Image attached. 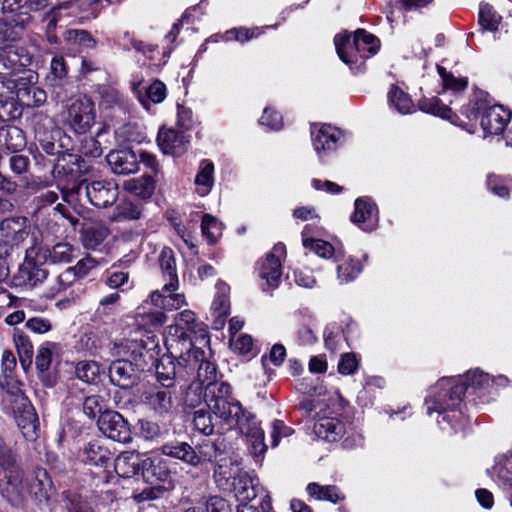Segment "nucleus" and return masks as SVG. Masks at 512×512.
I'll return each instance as SVG.
<instances>
[{
  "label": "nucleus",
  "instance_id": "nucleus-1",
  "mask_svg": "<svg viewBox=\"0 0 512 512\" xmlns=\"http://www.w3.org/2000/svg\"><path fill=\"white\" fill-rule=\"evenodd\" d=\"M490 381V375L479 369L468 371L463 376L441 378L425 398L427 414L438 413L437 423L448 435L461 433L465 436L471 419L463 411L464 396L470 390L473 394L486 390Z\"/></svg>",
  "mask_w": 512,
  "mask_h": 512
},
{
  "label": "nucleus",
  "instance_id": "nucleus-2",
  "mask_svg": "<svg viewBox=\"0 0 512 512\" xmlns=\"http://www.w3.org/2000/svg\"><path fill=\"white\" fill-rule=\"evenodd\" d=\"M166 353L162 354V387H174L176 383L188 381V373L194 368L183 363L193 348V342L185 328L175 323L162 333Z\"/></svg>",
  "mask_w": 512,
  "mask_h": 512
},
{
  "label": "nucleus",
  "instance_id": "nucleus-3",
  "mask_svg": "<svg viewBox=\"0 0 512 512\" xmlns=\"http://www.w3.org/2000/svg\"><path fill=\"white\" fill-rule=\"evenodd\" d=\"M334 45L339 59L354 75H359L367 71V60L379 53L382 43L378 36L357 28L353 32L343 30L337 33Z\"/></svg>",
  "mask_w": 512,
  "mask_h": 512
},
{
  "label": "nucleus",
  "instance_id": "nucleus-4",
  "mask_svg": "<svg viewBox=\"0 0 512 512\" xmlns=\"http://www.w3.org/2000/svg\"><path fill=\"white\" fill-rule=\"evenodd\" d=\"M206 406L226 425L238 424L239 415L246 410L232 393L227 382L210 381L206 384Z\"/></svg>",
  "mask_w": 512,
  "mask_h": 512
},
{
  "label": "nucleus",
  "instance_id": "nucleus-5",
  "mask_svg": "<svg viewBox=\"0 0 512 512\" xmlns=\"http://www.w3.org/2000/svg\"><path fill=\"white\" fill-rule=\"evenodd\" d=\"M313 433L327 443H339L344 450H352L363 446L364 437L355 428H347L345 423L336 417H321L313 425Z\"/></svg>",
  "mask_w": 512,
  "mask_h": 512
},
{
  "label": "nucleus",
  "instance_id": "nucleus-6",
  "mask_svg": "<svg viewBox=\"0 0 512 512\" xmlns=\"http://www.w3.org/2000/svg\"><path fill=\"white\" fill-rule=\"evenodd\" d=\"M0 493L12 505H20L24 496L22 471L11 449L0 437Z\"/></svg>",
  "mask_w": 512,
  "mask_h": 512
},
{
  "label": "nucleus",
  "instance_id": "nucleus-7",
  "mask_svg": "<svg viewBox=\"0 0 512 512\" xmlns=\"http://www.w3.org/2000/svg\"><path fill=\"white\" fill-rule=\"evenodd\" d=\"M82 193L88 201L97 208H106L113 205L118 198L117 185L108 180L82 181L70 190H62L63 200L72 203Z\"/></svg>",
  "mask_w": 512,
  "mask_h": 512
},
{
  "label": "nucleus",
  "instance_id": "nucleus-8",
  "mask_svg": "<svg viewBox=\"0 0 512 512\" xmlns=\"http://www.w3.org/2000/svg\"><path fill=\"white\" fill-rule=\"evenodd\" d=\"M192 110L184 105L177 103V127L183 131H176L173 129L165 130L162 125V154L172 155L179 157L183 155L189 143L188 137L184 134V131L190 130L192 127Z\"/></svg>",
  "mask_w": 512,
  "mask_h": 512
},
{
  "label": "nucleus",
  "instance_id": "nucleus-9",
  "mask_svg": "<svg viewBox=\"0 0 512 512\" xmlns=\"http://www.w3.org/2000/svg\"><path fill=\"white\" fill-rule=\"evenodd\" d=\"M232 487L239 502L236 512H242L244 508L255 507L262 509L265 504L272 505V499L268 492L262 491L258 495V488L254 485L252 477L246 471H239L233 477Z\"/></svg>",
  "mask_w": 512,
  "mask_h": 512
},
{
  "label": "nucleus",
  "instance_id": "nucleus-10",
  "mask_svg": "<svg viewBox=\"0 0 512 512\" xmlns=\"http://www.w3.org/2000/svg\"><path fill=\"white\" fill-rule=\"evenodd\" d=\"M495 102V99L487 91L474 88L468 102L461 106L459 115L461 125L457 126L467 131L473 130Z\"/></svg>",
  "mask_w": 512,
  "mask_h": 512
},
{
  "label": "nucleus",
  "instance_id": "nucleus-11",
  "mask_svg": "<svg viewBox=\"0 0 512 512\" xmlns=\"http://www.w3.org/2000/svg\"><path fill=\"white\" fill-rule=\"evenodd\" d=\"M30 225L26 217H11L0 222V258L10 255L29 236Z\"/></svg>",
  "mask_w": 512,
  "mask_h": 512
},
{
  "label": "nucleus",
  "instance_id": "nucleus-12",
  "mask_svg": "<svg viewBox=\"0 0 512 512\" xmlns=\"http://www.w3.org/2000/svg\"><path fill=\"white\" fill-rule=\"evenodd\" d=\"M45 264V256L39 253L37 245L28 248L25 260L15 276L17 284L35 286L41 283L48 275V271L44 268Z\"/></svg>",
  "mask_w": 512,
  "mask_h": 512
},
{
  "label": "nucleus",
  "instance_id": "nucleus-13",
  "mask_svg": "<svg viewBox=\"0 0 512 512\" xmlns=\"http://www.w3.org/2000/svg\"><path fill=\"white\" fill-rule=\"evenodd\" d=\"M287 254L286 246L282 242L275 244L270 252L264 258L257 261L256 269L258 276L266 281L267 287L276 289L281 283L282 262L281 258H285Z\"/></svg>",
  "mask_w": 512,
  "mask_h": 512
},
{
  "label": "nucleus",
  "instance_id": "nucleus-14",
  "mask_svg": "<svg viewBox=\"0 0 512 512\" xmlns=\"http://www.w3.org/2000/svg\"><path fill=\"white\" fill-rule=\"evenodd\" d=\"M230 428L239 429L240 433L245 435L248 442L251 444V453L255 457H263L267 451L265 443V433L260 427L256 416L245 410L243 416L239 415L238 424H227Z\"/></svg>",
  "mask_w": 512,
  "mask_h": 512
},
{
  "label": "nucleus",
  "instance_id": "nucleus-15",
  "mask_svg": "<svg viewBox=\"0 0 512 512\" xmlns=\"http://www.w3.org/2000/svg\"><path fill=\"white\" fill-rule=\"evenodd\" d=\"M311 137L314 150L319 156L321 162L331 152H334L340 146L342 131L327 123L311 125Z\"/></svg>",
  "mask_w": 512,
  "mask_h": 512
},
{
  "label": "nucleus",
  "instance_id": "nucleus-16",
  "mask_svg": "<svg viewBox=\"0 0 512 512\" xmlns=\"http://www.w3.org/2000/svg\"><path fill=\"white\" fill-rule=\"evenodd\" d=\"M350 221L366 233H371L378 228L379 209L372 197L361 196L356 198Z\"/></svg>",
  "mask_w": 512,
  "mask_h": 512
},
{
  "label": "nucleus",
  "instance_id": "nucleus-17",
  "mask_svg": "<svg viewBox=\"0 0 512 512\" xmlns=\"http://www.w3.org/2000/svg\"><path fill=\"white\" fill-rule=\"evenodd\" d=\"M94 104L89 99H77L73 101L67 110L65 118L67 124L76 133H86L95 122Z\"/></svg>",
  "mask_w": 512,
  "mask_h": 512
},
{
  "label": "nucleus",
  "instance_id": "nucleus-18",
  "mask_svg": "<svg viewBox=\"0 0 512 512\" xmlns=\"http://www.w3.org/2000/svg\"><path fill=\"white\" fill-rule=\"evenodd\" d=\"M98 428L108 438L120 442L132 441L128 422L117 411H105L98 417Z\"/></svg>",
  "mask_w": 512,
  "mask_h": 512
},
{
  "label": "nucleus",
  "instance_id": "nucleus-19",
  "mask_svg": "<svg viewBox=\"0 0 512 512\" xmlns=\"http://www.w3.org/2000/svg\"><path fill=\"white\" fill-rule=\"evenodd\" d=\"M24 488V496L30 494L40 508L48 507L49 500L54 493L53 483L47 471L43 468H38L34 471L31 479H29L27 486L22 483ZM24 500V499H22ZM23 501H21L22 503Z\"/></svg>",
  "mask_w": 512,
  "mask_h": 512
},
{
  "label": "nucleus",
  "instance_id": "nucleus-20",
  "mask_svg": "<svg viewBox=\"0 0 512 512\" xmlns=\"http://www.w3.org/2000/svg\"><path fill=\"white\" fill-rule=\"evenodd\" d=\"M512 119V110L502 104L494 103L479 122L485 136L503 135Z\"/></svg>",
  "mask_w": 512,
  "mask_h": 512
},
{
  "label": "nucleus",
  "instance_id": "nucleus-21",
  "mask_svg": "<svg viewBox=\"0 0 512 512\" xmlns=\"http://www.w3.org/2000/svg\"><path fill=\"white\" fill-rule=\"evenodd\" d=\"M141 473L144 481L149 484L139 495L142 500L157 499L160 496V457L153 455L142 461Z\"/></svg>",
  "mask_w": 512,
  "mask_h": 512
},
{
  "label": "nucleus",
  "instance_id": "nucleus-22",
  "mask_svg": "<svg viewBox=\"0 0 512 512\" xmlns=\"http://www.w3.org/2000/svg\"><path fill=\"white\" fill-rule=\"evenodd\" d=\"M160 292L155 290L136 311V321L150 332L160 327Z\"/></svg>",
  "mask_w": 512,
  "mask_h": 512
},
{
  "label": "nucleus",
  "instance_id": "nucleus-23",
  "mask_svg": "<svg viewBox=\"0 0 512 512\" xmlns=\"http://www.w3.org/2000/svg\"><path fill=\"white\" fill-rule=\"evenodd\" d=\"M79 457L86 465L106 468L111 463L112 452L103 440L93 439L83 446Z\"/></svg>",
  "mask_w": 512,
  "mask_h": 512
},
{
  "label": "nucleus",
  "instance_id": "nucleus-24",
  "mask_svg": "<svg viewBox=\"0 0 512 512\" xmlns=\"http://www.w3.org/2000/svg\"><path fill=\"white\" fill-rule=\"evenodd\" d=\"M16 423L22 430L24 437L28 440H33L37 437V430L39 427L38 416L30 401L23 403V405H16L11 407Z\"/></svg>",
  "mask_w": 512,
  "mask_h": 512
},
{
  "label": "nucleus",
  "instance_id": "nucleus-25",
  "mask_svg": "<svg viewBox=\"0 0 512 512\" xmlns=\"http://www.w3.org/2000/svg\"><path fill=\"white\" fill-rule=\"evenodd\" d=\"M417 108L425 114L449 121L453 125H461L459 114L444 104L437 96H422L417 102Z\"/></svg>",
  "mask_w": 512,
  "mask_h": 512
},
{
  "label": "nucleus",
  "instance_id": "nucleus-26",
  "mask_svg": "<svg viewBox=\"0 0 512 512\" xmlns=\"http://www.w3.org/2000/svg\"><path fill=\"white\" fill-rule=\"evenodd\" d=\"M1 50L3 53L0 55V67L6 74L17 73L31 64V56L23 47L14 45Z\"/></svg>",
  "mask_w": 512,
  "mask_h": 512
},
{
  "label": "nucleus",
  "instance_id": "nucleus-27",
  "mask_svg": "<svg viewBox=\"0 0 512 512\" xmlns=\"http://www.w3.org/2000/svg\"><path fill=\"white\" fill-rule=\"evenodd\" d=\"M106 159L115 174L128 175L139 169L138 157L129 149L110 151Z\"/></svg>",
  "mask_w": 512,
  "mask_h": 512
},
{
  "label": "nucleus",
  "instance_id": "nucleus-28",
  "mask_svg": "<svg viewBox=\"0 0 512 512\" xmlns=\"http://www.w3.org/2000/svg\"><path fill=\"white\" fill-rule=\"evenodd\" d=\"M226 444L225 439L218 437L216 440L212 441L210 439H203L196 447V461L195 466L202 463H210L213 464L218 460H222L221 456L225 454Z\"/></svg>",
  "mask_w": 512,
  "mask_h": 512
},
{
  "label": "nucleus",
  "instance_id": "nucleus-29",
  "mask_svg": "<svg viewBox=\"0 0 512 512\" xmlns=\"http://www.w3.org/2000/svg\"><path fill=\"white\" fill-rule=\"evenodd\" d=\"M38 251L45 256V263L68 264L77 257V248L69 242H58L52 247L38 246Z\"/></svg>",
  "mask_w": 512,
  "mask_h": 512
},
{
  "label": "nucleus",
  "instance_id": "nucleus-30",
  "mask_svg": "<svg viewBox=\"0 0 512 512\" xmlns=\"http://www.w3.org/2000/svg\"><path fill=\"white\" fill-rule=\"evenodd\" d=\"M162 455L181 460L187 465L195 466V448L184 441H168L162 444Z\"/></svg>",
  "mask_w": 512,
  "mask_h": 512
},
{
  "label": "nucleus",
  "instance_id": "nucleus-31",
  "mask_svg": "<svg viewBox=\"0 0 512 512\" xmlns=\"http://www.w3.org/2000/svg\"><path fill=\"white\" fill-rule=\"evenodd\" d=\"M26 146L24 132L17 126L7 125L0 128V148L8 152H18Z\"/></svg>",
  "mask_w": 512,
  "mask_h": 512
},
{
  "label": "nucleus",
  "instance_id": "nucleus-32",
  "mask_svg": "<svg viewBox=\"0 0 512 512\" xmlns=\"http://www.w3.org/2000/svg\"><path fill=\"white\" fill-rule=\"evenodd\" d=\"M168 278V282L164 284L162 290L174 292L179 287L178 274L176 269V260L173 250L170 247H162V278Z\"/></svg>",
  "mask_w": 512,
  "mask_h": 512
},
{
  "label": "nucleus",
  "instance_id": "nucleus-33",
  "mask_svg": "<svg viewBox=\"0 0 512 512\" xmlns=\"http://www.w3.org/2000/svg\"><path fill=\"white\" fill-rule=\"evenodd\" d=\"M134 368L129 360H116L109 367V378L114 385L128 388L133 384Z\"/></svg>",
  "mask_w": 512,
  "mask_h": 512
},
{
  "label": "nucleus",
  "instance_id": "nucleus-34",
  "mask_svg": "<svg viewBox=\"0 0 512 512\" xmlns=\"http://www.w3.org/2000/svg\"><path fill=\"white\" fill-rule=\"evenodd\" d=\"M310 225L307 224L302 230V244L303 247L311 252H314L321 258L329 259L336 253L335 247L328 241L309 237Z\"/></svg>",
  "mask_w": 512,
  "mask_h": 512
},
{
  "label": "nucleus",
  "instance_id": "nucleus-35",
  "mask_svg": "<svg viewBox=\"0 0 512 512\" xmlns=\"http://www.w3.org/2000/svg\"><path fill=\"white\" fill-rule=\"evenodd\" d=\"M156 188V180L151 175H144L139 178L129 179L123 182V189L140 198L148 199Z\"/></svg>",
  "mask_w": 512,
  "mask_h": 512
},
{
  "label": "nucleus",
  "instance_id": "nucleus-36",
  "mask_svg": "<svg viewBox=\"0 0 512 512\" xmlns=\"http://www.w3.org/2000/svg\"><path fill=\"white\" fill-rule=\"evenodd\" d=\"M308 495L319 501H329L337 504L345 499L336 485H320L317 482H311L306 487Z\"/></svg>",
  "mask_w": 512,
  "mask_h": 512
},
{
  "label": "nucleus",
  "instance_id": "nucleus-37",
  "mask_svg": "<svg viewBox=\"0 0 512 512\" xmlns=\"http://www.w3.org/2000/svg\"><path fill=\"white\" fill-rule=\"evenodd\" d=\"M184 385L183 382L176 383L174 386L179 385L181 391H185L183 398L184 405L188 408H196L202 401L206 403V385L202 381H192L190 384Z\"/></svg>",
  "mask_w": 512,
  "mask_h": 512
},
{
  "label": "nucleus",
  "instance_id": "nucleus-38",
  "mask_svg": "<svg viewBox=\"0 0 512 512\" xmlns=\"http://www.w3.org/2000/svg\"><path fill=\"white\" fill-rule=\"evenodd\" d=\"M142 216V207L131 200H121L109 216L111 222L138 220Z\"/></svg>",
  "mask_w": 512,
  "mask_h": 512
},
{
  "label": "nucleus",
  "instance_id": "nucleus-39",
  "mask_svg": "<svg viewBox=\"0 0 512 512\" xmlns=\"http://www.w3.org/2000/svg\"><path fill=\"white\" fill-rule=\"evenodd\" d=\"M387 99L390 106L394 107L401 114H411L416 111L411 96L396 84L391 85Z\"/></svg>",
  "mask_w": 512,
  "mask_h": 512
},
{
  "label": "nucleus",
  "instance_id": "nucleus-40",
  "mask_svg": "<svg viewBox=\"0 0 512 512\" xmlns=\"http://www.w3.org/2000/svg\"><path fill=\"white\" fill-rule=\"evenodd\" d=\"M436 71L440 77V84L443 92L451 91L453 93L464 92L468 88V77H456L451 71H448L442 65H436Z\"/></svg>",
  "mask_w": 512,
  "mask_h": 512
},
{
  "label": "nucleus",
  "instance_id": "nucleus-41",
  "mask_svg": "<svg viewBox=\"0 0 512 512\" xmlns=\"http://www.w3.org/2000/svg\"><path fill=\"white\" fill-rule=\"evenodd\" d=\"M75 373L79 380L87 384H97L104 369L96 361L84 360L76 364Z\"/></svg>",
  "mask_w": 512,
  "mask_h": 512
},
{
  "label": "nucleus",
  "instance_id": "nucleus-42",
  "mask_svg": "<svg viewBox=\"0 0 512 512\" xmlns=\"http://www.w3.org/2000/svg\"><path fill=\"white\" fill-rule=\"evenodd\" d=\"M175 485L168 469L162 468V506L166 505L167 510H173V507H182V499L179 493L174 491Z\"/></svg>",
  "mask_w": 512,
  "mask_h": 512
},
{
  "label": "nucleus",
  "instance_id": "nucleus-43",
  "mask_svg": "<svg viewBox=\"0 0 512 512\" xmlns=\"http://www.w3.org/2000/svg\"><path fill=\"white\" fill-rule=\"evenodd\" d=\"M192 512H233L232 504L225 498L213 495L200 499Z\"/></svg>",
  "mask_w": 512,
  "mask_h": 512
},
{
  "label": "nucleus",
  "instance_id": "nucleus-44",
  "mask_svg": "<svg viewBox=\"0 0 512 512\" xmlns=\"http://www.w3.org/2000/svg\"><path fill=\"white\" fill-rule=\"evenodd\" d=\"M493 471L501 485L512 488V450L496 458Z\"/></svg>",
  "mask_w": 512,
  "mask_h": 512
},
{
  "label": "nucleus",
  "instance_id": "nucleus-45",
  "mask_svg": "<svg viewBox=\"0 0 512 512\" xmlns=\"http://www.w3.org/2000/svg\"><path fill=\"white\" fill-rule=\"evenodd\" d=\"M115 472L123 478H130L139 471L137 456L133 452H124L114 461Z\"/></svg>",
  "mask_w": 512,
  "mask_h": 512
},
{
  "label": "nucleus",
  "instance_id": "nucleus-46",
  "mask_svg": "<svg viewBox=\"0 0 512 512\" xmlns=\"http://www.w3.org/2000/svg\"><path fill=\"white\" fill-rule=\"evenodd\" d=\"M486 185L492 194L503 199L510 198L512 177L490 173L487 175Z\"/></svg>",
  "mask_w": 512,
  "mask_h": 512
},
{
  "label": "nucleus",
  "instance_id": "nucleus-47",
  "mask_svg": "<svg viewBox=\"0 0 512 512\" xmlns=\"http://www.w3.org/2000/svg\"><path fill=\"white\" fill-rule=\"evenodd\" d=\"M109 234L107 227L101 224L91 225L82 232V242L85 248L97 249Z\"/></svg>",
  "mask_w": 512,
  "mask_h": 512
},
{
  "label": "nucleus",
  "instance_id": "nucleus-48",
  "mask_svg": "<svg viewBox=\"0 0 512 512\" xmlns=\"http://www.w3.org/2000/svg\"><path fill=\"white\" fill-rule=\"evenodd\" d=\"M502 21V16L488 3H481L478 15V24L483 30L496 32Z\"/></svg>",
  "mask_w": 512,
  "mask_h": 512
},
{
  "label": "nucleus",
  "instance_id": "nucleus-49",
  "mask_svg": "<svg viewBox=\"0 0 512 512\" xmlns=\"http://www.w3.org/2000/svg\"><path fill=\"white\" fill-rule=\"evenodd\" d=\"M14 342L20 363L24 369H27L32 364L33 345L29 337L20 331L14 333Z\"/></svg>",
  "mask_w": 512,
  "mask_h": 512
},
{
  "label": "nucleus",
  "instance_id": "nucleus-50",
  "mask_svg": "<svg viewBox=\"0 0 512 512\" xmlns=\"http://www.w3.org/2000/svg\"><path fill=\"white\" fill-rule=\"evenodd\" d=\"M362 270V261L349 256L343 263L337 266V275L341 283H349L355 280Z\"/></svg>",
  "mask_w": 512,
  "mask_h": 512
},
{
  "label": "nucleus",
  "instance_id": "nucleus-51",
  "mask_svg": "<svg viewBox=\"0 0 512 512\" xmlns=\"http://www.w3.org/2000/svg\"><path fill=\"white\" fill-rule=\"evenodd\" d=\"M67 76V66L62 56H55L51 60L50 73L46 80L49 86L61 88Z\"/></svg>",
  "mask_w": 512,
  "mask_h": 512
},
{
  "label": "nucleus",
  "instance_id": "nucleus-52",
  "mask_svg": "<svg viewBox=\"0 0 512 512\" xmlns=\"http://www.w3.org/2000/svg\"><path fill=\"white\" fill-rule=\"evenodd\" d=\"M1 385L6 388V401L10 403L11 407L23 405V403L29 401L21 389V383L15 380L11 375H6Z\"/></svg>",
  "mask_w": 512,
  "mask_h": 512
},
{
  "label": "nucleus",
  "instance_id": "nucleus-53",
  "mask_svg": "<svg viewBox=\"0 0 512 512\" xmlns=\"http://www.w3.org/2000/svg\"><path fill=\"white\" fill-rule=\"evenodd\" d=\"M211 310L216 317L214 320V328L219 329L223 327L226 318L230 314V301L227 295L217 294L213 299Z\"/></svg>",
  "mask_w": 512,
  "mask_h": 512
},
{
  "label": "nucleus",
  "instance_id": "nucleus-54",
  "mask_svg": "<svg viewBox=\"0 0 512 512\" xmlns=\"http://www.w3.org/2000/svg\"><path fill=\"white\" fill-rule=\"evenodd\" d=\"M212 413L209 408L194 411L193 425L195 430L205 436L213 435L215 426L213 424Z\"/></svg>",
  "mask_w": 512,
  "mask_h": 512
},
{
  "label": "nucleus",
  "instance_id": "nucleus-55",
  "mask_svg": "<svg viewBox=\"0 0 512 512\" xmlns=\"http://www.w3.org/2000/svg\"><path fill=\"white\" fill-rule=\"evenodd\" d=\"M201 232L203 237L206 238L208 244H216L220 236V223L217 218L211 214H204L201 220Z\"/></svg>",
  "mask_w": 512,
  "mask_h": 512
},
{
  "label": "nucleus",
  "instance_id": "nucleus-56",
  "mask_svg": "<svg viewBox=\"0 0 512 512\" xmlns=\"http://www.w3.org/2000/svg\"><path fill=\"white\" fill-rule=\"evenodd\" d=\"M140 439L147 444H158L160 437V427L157 422L147 419H141L138 422Z\"/></svg>",
  "mask_w": 512,
  "mask_h": 512
},
{
  "label": "nucleus",
  "instance_id": "nucleus-57",
  "mask_svg": "<svg viewBox=\"0 0 512 512\" xmlns=\"http://www.w3.org/2000/svg\"><path fill=\"white\" fill-rule=\"evenodd\" d=\"M195 184L206 187V193L209 192L214 184V164L209 159H203L200 162V169L195 177Z\"/></svg>",
  "mask_w": 512,
  "mask_h": 512
},
{
  "label": "nucleus",
  "instance_id": "nucleus-58",
  "mask_svg": "<svg viewBox=\"0 0 512 512\" xmlns=\"http://www.w3.org/2000/svg\"><path fill=\"white\" fill-rule=\"evenodd\" d=\"M18 97L28 106L39 107L45 103L47 95L43 89L31 86L23 91H18Z\"/></svg>",
  "mask_w": 512,
  "mask_h": 512
},
{
  "label": "nucleus",
  "instance_id": "nucleus-59",
  "mask_svg": "<svg viewBox=\"0 0 512 512\" xmlns=\"http://www.w3.org/2000/svg\"><path fill=\"white\" fill-rule=\"evenodd\" d=\"M55 348L56 344L51 342H46L38 348L35 365L39 372L43 373L49 370Z\"/></svg>",
  "mask_w": 512,
  "mask_h": 512
},
{
  "label": "nucleus",
  "instance_id": "nucleus-60",
  "mask_svg": "<svg viewBox=\"0 0 512 512\" xmlns=\"http://www.w3.org/2000/svg\"><path fill=\"white\" fill-rule=\"evenodd\" d=\"M296 342L299 346H312L318 342V337L312 329L311 323L303 318L296 329Z\"/></svg>",
  "mask_w": 512,
  "mask_h": 512
},
{
  "label": "nucleus",
  "instance_id": "nucleus-61",
  "mask_svg": "<svg viewBox=\"0 0 512 512\" xmlns=\"http://www.w3.org/2000/svg\"><path fill=\"white\" fill-rule=\"evenodd\" d=\"M63 497L69 512H94L89 503L76 492L65 491Z\"/></svg>",
  "mask_w": 512,
  "mask_h": 512
},
{
  "label": "nucleus",
  "instance_id": "nucleus-62",
  "mask_svg": "<svg viewBox=\"0 0 512 512\" xmlns=\"http://www.w3.org/2000/svg\"><path fill=\"white\" fill-rule=\"evenodd\" d=\"M67 42L78 44L85 48H93L96 44L91 34L86 30L70 29L64 33Z\"/></svg>",
  "mask_w": 512,
  "mask_h": 512
},
{
  "label": "nucleus",
  "instance_id": "nucleus-63",
  "mask_svg": "<svg viewBox=\"0 0 512 512\" xmlns=\"http://www.w3.org/2000/svg\"><path fill=\"white\" fill-rule=\"evenodd\" d=\"M259 124L270 130L278 131L283 127V117L280 112L271 107H265L259 119Z\"/></svg>",
  "mask_w": 512,
  "mask_h": 512
},
{
  "label": "nucleus",
  "instance_id": "nucleus-64",
  "mask_svg": "<svg viewBox=\"0 0 512 512\" xmlns=\"http://www.w3.org/2000/svg\"><path fill=\"white\" fill-rule=\"evenodd\" d=\"M83 411L89 418H95L106 410L105 400L99 395H91L86 397L83 403Z\"/></svg>",
  "mask_w": 512,
  "mask_h": 512
}]
</instances>
